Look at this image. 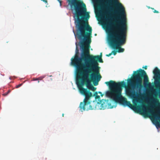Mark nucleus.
Segmentation results:
<instances>
[{
	"instance_id": "obj_1",
	"label": "nucleus",
	"mask_w": 160,
	"mask_h": 160,
	"mask_svg": "<svg viewBox=\"0 0 160 160\" xmlns=\"http://www.w3.org/2000/svg\"><path fill=\"white\" fill-rule=\"evenodd\" d=\"M77 33L76 34L73 30L75 36L79 39H82L80 43V48L82 49L81 54V57L78 55V50L77 51L74 58L71 59V63L76 68L77 75V84L80 92L85 98L83 102L79 105L80 110L82 112L89 110L97 109L96 102L90 101V98L92 96V92L87 88H84L83 85L85 84L88 88L93 91H95L96 88L94 87L91 82H93L94 85L97 86L102 76L98 69V63H102V53L100 55L93 56L90 55L89 48L91 40L92 29L91 26H75Z\"/></svg>"
},
{
	"instance_id": "obj_2",
	"label": "nucleus",
	"mask_w": 160,
	"mask_h": 160,
	"mask_svg": "<svg viewBox=\"0 0 160 160\" xmlns=\"http://www.w3.org/2000/svg\"><path fill=\"white\" fill-rule=\"evenodd\" d=\"M100 3V8L104 16L105 25L111 28L112 32L109 35L108 42L110 46L114 49H118V52H122L124 49L121 48L126 42L127 26L125 9L121 3L117 2L116 7L119 9L120 17L114 16L110 12L108 6L112 0H97Z\"/></svg>"
},
{
	"instance_id": "obj_3",
	"label": "nucleus",
	"mask_w": 160,
	"mask_h": 160,
	"mask_svg": "<svg viewBox=\"0 0 160 160\" xmlns=\"http://www.w3.org/2000/svg\"><path fill=\"white\" fill-rule=\"evenodd\" d=\"M105 83L109 86L110 90L106 92L107 97L110 98L116 102H119L123 105L132 108V105L130 102L127 101V99L122 95V88L126 86V83L124 81L116 82L110 80L109 82H106Z\"/></svg>"
},
{
	"instance_id": "obj_4",
	"label": "nucleus",
	"mask_w": 160,
	"mask_h": 160,
	"mask_svg": "<svg viewBox=\"0 0 160 160\" xmlns=\"http://www.w3.org/2000/svg\"><path fill=\"white\" fill-rule=\"evenodd\" d=\"M143 79L144 84L148 82V78L146 72L141 69L138 70L133 72V77L132 78L128 79V83L133 88L140 89L142 87V79Z\"/></svg>"
},
{
	"instance_id": "obj_5",
	"label": "nucleus",
	"mask_w": 160,
	"mask_h": 160,
	"mask_svg": "<svg viewBox=\"0 0 160 160\" xmlns=\"http://www.w3.org/2000/svg\"><path fill=\"white\" fill-rule=\"evenodd\" d=\"M155 120V124L157 128H160V110H158L153 114Z\"/></svg>"
},
{
	"instance_id": "obj_6",
	"label": "nucleus",
	"mask_w": 160,
	"mask_h": 160,
	"mask_svg": "<svg viewBox=\"0 0 160 160\" xmlns=\"http://www.w3.org/2000/svg\"><path fill=\"white\" fill-rule=\"evenodd\" d=\"M127 94L130 98H134L136 96L135 92L134 90L131 88H128L126 90Z\"/></svg>"
},
{
	"instance_id": "obj_7",
	"label": "nucleus",
	"mask_w": 160,
	"mask_h": 160,
	"mask_svg": "<svg viewBox=\"0 0 160 160\" xmlns=\"http://www.w3.org/2000/svg\"><path fill=\"white\" fill-rule=\"evenodd\" d=\"M153 73L156 76L160 75V70H159L157 67H156L153 71Z\"/></svg>"
},
{
	"instance_id": "obj_8",
	"label": "nucleus",
	"mask_w": 160,
	"mask_h": 160,
	"mask_svg": "<svg viewBox=\"0 0 160 160\" xmlns=\"http://www.w3.org/2000/svg\"><path fill=\"white\" fill-rule=\"evenodd\" d=\"M141 108V110L143 112L144 115H147V113L146 111V107L143 105L139 107Z\"/></svg>"
},
{
	"instance_id": "obj_9",
	"label": "nucleus",
	"mask_w": 160,
	"mask_h": 160,
	"mask_svg": "<svg viewBox=\"0 0 160 160\" xmlns=\"http://www.w3.org/2000/svg\"><path fill=\"white\" fill-rule=\"evenodd\" d=\"M94 95L95 96L96 98H98L100 97L98 95V93L97 92H96L95 93Z\"/></svg>"
},
{
	"instance_id": "obj_10",
	"label": "nucleus",
	"mask_w": 160,
	"mask_h": 160,
	"mask_svg": "<svg viewBox=\"0 0 160 160\" xmlns=\"http://www.w3.org/2000/svg\"><path fill=\"white\" fill-rule=\"evenodd\" d=\"M117 51L114 50L112 51L111 52H112V54H113L114 55H115L117 54Z\"/></svg>"
},
{
	"instance_id": "obj_11",
	"label": "nucleus",
	"mask_w": 160,
	"mask_h": 160,
	"mask_svg": "<svg viewBox=\"0 0 160 160\" xmlns=\"http://www.w3.org/2000/svg\"><path fill=\"white\" fill-rule=\"evenodd\" d=\"M45 77L44 76H41L39 77L38 78V80H42V79L44 78Z\"/></svg>"
},
{
	"instance_id": "obj_12",
	"label": "nucleus",
	"mask_w": 160,
	"mask_h": 160,
	"mask_svg": "<svg viewBox=\"0 0 160 160\" xmlns=\"http://www.w3.org/2000/svg\"><path fill=\"white\" fill-rule=\"evenodd\" d=\"M22 83H21V84H20L16 86V88H19V87H21L22 85Z\"/></svg>"
},
{
	"instance_id": "obj_13",
	"label": "nucleus",
	"mask_w": 160,
	"mask_h": 160,
	"mask_svg": "<svg viewBox=\"0 0 160 160\" xmlns=\"http://www.w3.org/2000/svg\"><path fill=\"white\" fill-rule=\"evenodd\" d=\"M112 54V52H111L108 54H106V56L107 57H109Z\"/></svg>"
},
{
	"instance_id": "obj_14",
	"label": "nucleus",
	"mask_w": 160,
	"mask_h": 160,
	"mask_svg": "<svg viewBox=\"0 0 160 160\" xmlns=\"http://www.w3.org/2000/svg\"><path fill=\"white\" fill-rule=\"evenodd\" d=\"M153 12L155 13H158L159 12L158 11H157L156 10H154V11H153Z\"/></svg>"
},
{
	"instance_id": "obj_15",
	"label": "nucleus",
	"mask_w": 160,
	"mask_h": 160,
	"mask_svg": "<svg viewBox=\"0 0 160 160\" xmlns=\"http://www.w3.org/2000/svg\"><path fill=\"white\" fill-rule=\"evenodd\" d=\"M33 81L38 80V78H33Z\"/></svg>"
},
{
	"instance_id": "obj_16",
	"label": "nucleus",
	"mask_w": 160,
	"mask_h": 160,
	"mask_svg": "<svg viewBox=\"0 0 160 160\" xmlns=\"http://www.w3.org/2000/svg\"><path fill=\"white\" fill-rule=\"evenodd\" d=\"M41 1H43V2L46 3L47 2V0H41Z\"/></svg>"
},
{
	"instance_id": "obj_17",
	"label": "nucleus",
	"mask_w": 160,
	"mask_h": 160,
	"mask_svg": "<svg viewBox=\"0 0 160 160\" xmlns=\"http://www.w3.org/2000/svg\"><path fill=\"white\" fill-rule=\"evenodd\" d=\"M143 68H144L145 69H147V66H145L144 67H143Z\"/></svg>"
},
{
	"instance_id": "obj_18",
	"label": "nucleus",
	"mask_w": 160,
	"mask_h": 160,
	"mask_svg": "<svg viewBox=\"0 0 160 160\" xmlns=\"http://www.w3.org/2000/svg\"><path fill=\"white\" fill-rule=\"evenodd\" d=\"M58 0L59 2V3L60 4V5H61V3H62V1H61V0Z\"/></svg>"
},
{
	"instance_id": "obj_19",
	"label": "nucleus",
	"mask_w": 160,
	"mask_h": 160,
	"mask_svg": "<svg viewBox=\"0 0 160 160\" xmlns=\"http://www.w3.org/2000/svg\"><path fill=\"white\" fill-rule=\"evenodd\" d=\"M64 114L63 113L62 115V117H64Z\"/></svg>"
},
{
	"instance_id": "obj_20",
	"label": "nucleus",
	"mask_w": 160,
	"mask_h": 160,
	"mask_svg": "<svg viewBox=\"0 0 160 160\" xmlns=\"http://www.w3.org/2000/svg\"><path fill=\"white\" fill-rule=\"evenodd\" d=\"M151 8L152 10H154V9L153 8Z\"/></svg>"
},
{
	"instance_id": "obj_21",
	"label": "nucleus",
	"mask_w": 160,
	"mask_h": 160,
	"mask_svg": "<svg viewBox=\"0 0 160 160\" xmlns=\"http://www.w3.org/2000/svg\"><path fill=\"white\" fill-rule=\"evenodd\" d=\"M97 35V34H95V35L96 36Z\"/></svg>"
},
{
	"instance_id": "obj_22",
	"label": "nucleus",
	"mask_w": 160,
	"mask_h": 160,
	"mask_svg": "<svg viewBox=\"0 0 160 160\" xmlns=\"http://www.w3.org/2000/svg\"><path fill=\"white\" fill-rule=\"evenodd\" d=\"M39 81H38V82L39 83Z\"/></svg>"
},
{
	"instance_id": "obj_23",
	"label": "nucleus",
	"mask_w": 160,
	"mask_h": 160,
	"mask_svg": "<svg viewBox=\"0 0 160 160\" xmlns=\"http://www.w3.org/2000/svg\"><path fill=\"white\" fill-rule=\"evenodd\" d=\"M99 93H101L100 92H99Z\"/></svg>"
}]
</instances>
